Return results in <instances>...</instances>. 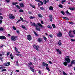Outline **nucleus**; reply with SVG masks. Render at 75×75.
<instances>
[{
  "label": "nucleus",
  "mask_w": 75,
  "mask_h": 75,
  "mask_svg": "<svg viewBox=\"0 0 75 75\" xmlns=\"http://www.w3.org/2000/svg\"><path fill=\"white\" fill-rule=\"evenodd\" d=\"M40 9L41 10H43V11L45 10V9L43 7H40Z\"/></svg>",
  "instance_id": "nucleus-30"
},
{
  "label": "nucleus",
  "mask_w": 75,
  "mask_h": 75,
  "mask_svg": "<svg viewBox=\"0 0 75 75\" xmlns=\"http://www.w3.org/2000/svg\"><path fill=\"white\" fill-rule=\"evenodd\" d=\"M3 57L1 56L0 57V60H1V61L2 62L3 61Z\"/></svg>",
  "instance_id": "nucleus-33"
},
{
  "label": "nucleus",
  "mask_w": 75,
  "mask_h": 75,
  "mask_svg": "<svg viewBox=\"0 0 75 75\" xmlns=\"http://www.w3.org/2000/svg\"><path fill=\"white\" fill-rule=\"evenodd\" d=\"M18 4V3L17 2H13L12 4L13 5H16V4Z\"/></svg>",
  "instance_id": "nucleus-37"
},
{
  "label": "nucleus",
  "mask_w": 75,
  "mask_h": 75,
  "mask_svg": "<svg viewBox=\"0 0 75 75\" xmlns=\"http://www.w3.org/2000/svg\"><path fill=\"white\" fill-rule=\"evenodd\" d=\"M66 1V0H63L62 2L61 3L62 4H64V2H65Z\"/></svg>",
  "instance_id": "nucleus-36"
},
{
  "label": "nucleus",
  "mask_w": 75,
  "mask_h": 75,
  "mask_svg": "<svg viewBox=\"0 0 75 75\" xmlns=\"http://www.w3.org/2000/svg\"><path fill=\"white\" fill-rule=\"evenodd\" d=\"M58 44L59 45H61V44H62V42H61V40H59L58 42Z\"/></svg>",
  "instance_id": "nucleus-18"
},
{
  "label": "nucleus",
  "mask_w": 75,
  "mask_h": 75,
  "mask_svg": "<svg viewBox=\"0 0 75 75\" xmlns=\"http://www.w3.org/2000/svg\"><path fill=\"white\" fill-rule=\"evenodd\" d=\"M52 26L53 27V28H55L56 27V26H55V25L54 24H52Z\"/></svg>",
  "instance_id": "nucleus-35"
},
{
  "label": "nucleus",
  "mask_w": 75,
  "mask_h": 75,
  "mask_svg": "<svg viewBox=\"0 0 75 75\" xmlns=\"http://www.w3.org/2000/svg\"><path fill=\"white\" fill-rule=\"evenodd\" d=\"M30 19L31 20L33 19V18H35V16H30Z\"/></svg>",
  "instance_id": "nucleus-39"
},
{
  "label": "nucleus",
  "mask_w": 75,
  "mask_h": 75,
  "mask_svg": "<svg viewBox=\"0 0 75 75\" xmlns=\"http://www.w3.org/2000/svg\"><path fill=\"white\" fill-rule=\"evenodd\" d=\"M0 39L1 40H5L6 39V38L4 36H0Z\"/></svg>",
  "instance_id": "nucleus-11"
},
{
  "label": "nucleus",
  "mask_w": 75,
  "mask_h": 75,
  "mask_svg": "<svg viewBox=\"0 0 75 75\" xmlns=\"http://www.w3.org/2000/svg\"><path fill=\"white\" fill-rule=\"evenodd\" d=\"M30 69H31V71H32V72H34V69H33V67H30Z\"/></svg>",
  "instance_id": "nucleus-32"
},
{
  "label": "nucleus",
  "mask_w": 75,
  "mask_h": 75,
  "mask_svg": "<svg viewBox=\"0 0 75 75\" xmlns=\"http://www.w3.org/2000/svg\"><path fill=\"white\" fill-rule=\"evenodd\" d=\"M48 28H52V26H51L50 25H48L47 26Z\"/></svg>",
  "instance_id": "nucleus-51"
},
{
  "label": "nucleus",
  "mask_w": 75,
  "mask_h": 75,
  "mask_svg": "<svg viewBox=\"0 0 75 75\" xmlns=\"http://www.w3.org/2000/svg\"><path fill=\"white\" fill-rule=\"evenodd\" d=\"M19 5L21 7L23 8L24 7V4L23 3H20Z\"/></svg>",
  "instance_id": "nucleus-14"
},
{
  "label": "nucleus",
  "mask_w": 75,
  "mask_h": 75,
  "mask_svg": "<svg viewBox=\"0 0 75 75\" xmlns=\"http://www.w3.org/2000/svg\"><path fill=\"white\" fill-rule=\"evenodd\" d=\"M69 9L70 10H75V8H69Z\"/></svg>",
  "instance_id": "nucleus-29"
},
{
  "label": "nucleus",
  "mask_w": 75,
  "mask_h": 75,
  "mask_svg": "<svg viewBox=\"0 0 75 75\" xmlns=\"http://www.w3.org/2000/svg\"><path fill=\"white\" fill-rule=\"evenodd\" d=\"M35 0L36 1H37L38 2H40V3H41V5H43V4H44V3H43V2H42V1H41L40 0Z\"/></svg>",
  "instance_id": "nucleus-12"
},
{
  "label": "nucleus",
  "mask_w": 75,
  "mask_h": 75,
  "mask_svg": "<svg viewBox=\"0 0 75 75\" xmlns=\"http://www.w3.org/2000/svg\"><path fill=\"white\" fill-rule=\"evenodd\" d=\"M19 12L20 13H22L23 12H24V11L21 9L20 10H19Z\"/></svg>",
  "instance_id": "nucleus-41"
},
{
  "label": "nucleus",
  "mask_w": 75,
  "mask_h": 75,
  "mask_svg": "<svg viewBox=\"0 0 75 75\" xmlns=\"http://www.w3.org/2000/svg\"><path fill=\"white\" fill-rule=\"evenodd\" d=\"M63 64L65 66H67L68 65V63L67 62H65L63 63Z\"/></svg>",
  "instance_id": "nucleus-25"
},
{
  "label": "nucleus",
  "mask_w": 75,
  "mask_h": 75,
  "mask_svg": "<svg viewBox=\"0 0 75 75\" xmlns=\"http://www.w3.org/2000/svg\"><path fill=\"white\" fill-rule=\"evenodd\" d=\"M10 65V62H8L4 64V66L5 67H7V66H9Z\"/></svg>",
  "instance_id": "nucleus-13"
},
{
  "label": "nucleus",
  "mask_w": 75,
  "mask_h": 75,
  "mask_svg": "<svg viewBox=\"0 0 75 75\" xmlns=\"http://www.w3.org/2000/svg\"><path fill=\"white\" fill-rule=\"evenodd\" d=\"M59 7L60 8H63V6H62L61 4H60L59 5Z\"/></svg>",
  "instance_id": "nucleus-28"
},
{
  "label": "nucleus",
  "mask_w": 75,
  "mask_h": 75,
  "mask_svg": "<svg viewBox=\"0 0 75 75\" xmlns=\"http://www.w3.org/2000/svg\"><path fill=\"white\" fill-rule=\"evenodd\" d=\"M33 59L34 61H37V58H36L35 57H34Z\"/></svg>",
  "instance_id": "nucleus-57"
},
{
  "label": "nucleus",
  "mask_w": 75,
  "mask_h": 75,
  "mask_svg": "<svg viewBox=\"0 0 75 75\" xmlns=\"http://www.w3.org/2000/svg\"><path fill=\"white\" fill-rule=\"evenodd\" d=\"M56 51L57 52H59V54H62V52H61V51H59V50L58 49H56Z\"/></svg>",
  "instance_id": "nucleus-16"
},
{
  "label": "nucleus",
  "mask_w": 75,
  "mask_h": 75,
  "mask_svg": "<svg viewBox=\"0 0 75 75\" xmlns=\"http://www.w3.org/2000/svg\"><path fill=\"white\" fill-rule=\"evenodd\" d=\"M46 67V69L47 70V71H50V68L48 67V64L47 66Z\"/></svg>",
  "instance_id": "nucleus-23"
},
{
  "label": "nucleus",
  "mask_w": 75,
  "mask_h": 75,
  "mask_svg": "<svg viewBox=\"0 0 75 75\" xmlns=\"http://www.w3.org/2000/svg\"><path fill=\"white\" fill-rule=\"evenodd\" d=\"M30 5L33 8H35V6H34V5H32V4H30Z\"/></svg>",
  "instance_id": "nucleus-40"
},
{
  "label": "nucleus",
  "mask_w": 75,
  "mask_h": 75,
  "mask_svg": "<svg viewBox=\"0 0 75 75\" xmlns=\"http://www.w3.org/2000/svg\"><path fill=\"white\" fill-rule=\"evenodd\" d=\"M43 3H44V4H46V3H47V0H44Z\"/></svg>",
  "instance_id": "nucleus-38"
},
{
  "label": "nucleus",
  "mask_w": 75,
  "mask_h": 75,
  "mask_svg": "<svg viewBox=\"0 0 75 75\" xmlns=\"http://www.w3.org/2000/svg\"><path fill=\"white\" fill-rule=\"evenodd\" d=\"M49 18L50 19L52 18V15H50L49 16Z\"/></svg>",
  "instance_id": "nucleus-55"
},
{
  "label": "nucleus",
  "mask_w": 75,
  "mask_h": 75,
  "mask_svg": "<svg viewBox=\"0 0 75 75\" xmlns=\"http://www.w3.org/2000/svg\"><path fill=\"white\" fill-rule=\"evenodd\" d=\"M13 29L14 30H17V29H16V28L15 26H13Z\"/></svg>",
  "instance_id": "nucleus-43"
},
{
  "label": "nucleus",
  "mask_w": 75,
  "mask_h": 75,
  "mask_svg": "<svg viewBox=\"0 0 75 75\" xmlns=\"http://www.w3.org/2000/svg\"><path fill=\"white\" fill-rule=\"evenodd\" d=\"M28 67H31V65H33V63L31 62H30V63H28Z\"/></svg>",
  "instance_id": "nucleus-24"
},
{
  "label": "nucleus",
  "mask_w": 75,
  "mask_h": 75,
  "mask_svg": "<svg viewBox=\"0 0 75 75\" xmlns=\"http://www.w3.org/2000/svg\"><path fill=\"white\" fill-rule=\"evenodd\" d=\"M38 73L41 74V71L39 70Z\"/></svg>",
  "instance_id": "nucleus-59"
},
{
  "label": "nucleus",
  "mask_w": 75,
  "mask_h": 75,
  "mask_svg": "<svg viewBox=\"0 0 75 75\" xmlns=\"http://www.w3.org/2000/svg\"><path fill=\"white\" fill-rule=\"evenodd\" d=\"M36 30H38V31H40V30H41V29H40V28H37V27H36Z\"/></svg>",
  "instance_id": "nucleus-46"
},
{
  "label": "nucleus",
  "mask_w": 75,
  "mask_h": 75,
  "mask_svg": "<svg viewBox=\"0 0 75 75\" xmlns=\"http://www.w3.org/2000/svg\"><path fill=\"white\" fill-rule=\"evenodd\" d=\"M63 75H67V74H66L65 73V72H64V71L63 72Z\"/></svg>",
  "instance_id": "nucleus-54"
},
{
  "label": "nucleus",
  "mask_w": 75,
  "mask_h": 75,
  "mask_svg": "<svg viewBox=\"0 0 75 75\" xmlns=\"http://www.w3.org/2000/svg\"><path fill=\"white\" fill-rule=\"evenodd\" d=\"M21 27H22V28H23V29H24V30H27V28H26L25 27V26H24V25H22L21 26Z\"/></svg>",
  "instance_id": "nucleus-21"
},
{
  "label": "nucleus",
  "mask_w": 75,
  "mask_h": 75,
  "mask_svg": "<svg viewBox=\"0 0 75 75\" xmlns=\"http://www.w3.org/2000/svg\"><path fill=\"white\" fill-rule=\"evenodd\" d=\"M30 23L31 26H34V27H35L36 28L37 27V25H36L35 23L33 22V23L32 22H30Z\"/></svg>",
  "instance_id": "nucleus-5"
},
{
  "label": "nucleus",
  "mask_w": 75,
  "mask_h": 75,
  "mask_svg": "<svg viewBox=\"0 0 75 75\" xmlns=\"http://www.w3.org/2000/svg\"><path fill=\"white\" fill-rule=\"evenodd\" d=\"M57 36L59 37H62V33H61L60 32H59V33L57 34Z\"/></svg>",
  "instance_id": "nucleus-7"
},
{
  "label": "nucleus",
  "mask_w": 75,
  "mask_h": 75,
  "mask_svg": "<svg viewBox=\"0 0 75 75\" xmlns=\"http://www.w3.org/2000/svg\"><path fill=\"white\" fill-rule=\"evenodd\" d=\"M16 55H17V56H19V55H20L21 56V54H19L18 53V54H16Z\"/></svg>",
  "instance_id": "nucleus-60"
},
{
  "label": "nucleus",
  "mask_w": 75,
  "mask_h": 75,
  "mask_svg": "<svg viewBox=\"0 0 75 75\" xmlns=\"http://www.w3.org/2000/svg\"><path fill=\"white\" fill-rule=\"evenodd\" d=\"M42 65H41L42 67V66H43V67H45L46 66V67L48 65L47 63H45L44 62L42 63Z\"/></svg>",
  "instance_id": "nucleus-10"
},
{
  "label": "nucleus",
  "mask_w": 75,
  "mask_h": 75,
  "mask_svg": "<svg viewBox=\"0 0 75 75\" xmlns=\"http://www.w3.org/2000/svg\"><path fill=\"white\" fill-rule=\"evenodd\" d=\"M16 65H17V66H18V61H16Z\"/></svg>",
  "instance_id": "nucleus-61"
},
{
  "label": "nucleus",
  "mask_w": 75,
  "mask_h": 75,
  "mask_svg": "<svg viewBox=\"0 0 75 75\" xmlns=\"http://www.w3.org/2000/svg\"><path fill=\"white\" fill-rule=\"evenodd\" d=\"M9 18H10V19H13L15 18V17L13 16V14H11L9 15Z\"/></svg>",
  "instance_id": "nucleus-6"
},
{
  "label": "nucleus",
  "mask_w": 75,
  "mask_h": 75,
  "mask_svg": "<svg viewBox=\"0 0 75 75\" xmlns=\"http://www.w3.org/2000/svg\"><path fill=\"white\" fill-rule=\"evenodd\" d=\"M69 23L70 24H74V23L72 22H69Z\"/></svg>",
  "instance_id": "nucleus-52"
},
{
  "label": "nucleus",
  "mask_w": 75,
  "mask_h": 75,
  "mask_svg": "<svg viewBox=\"0 0 75 75\" xmlns=\"http://www.w3.org/2000/svg\"><path fill=\"white\" fill-rule=\"evenodd\" d=\"M21 27H22V28H23V29H24V30H27V28H26L25 27V26H24V25H22L21 26Z\"/></svg>",
  "instance_id": "nucleus-22"
},
{
  "label": "nucleus",
  "mask_w": 75,
  "mask_h": 75,
  "mask_svg": "<svg viewBox=\"0 0 75 75\" xmlns=\"http://www.w3.org/2000/svg\"><path fill=\"white\" fill-rule=\"evenodd\" d=\"M17 38V36H11V40L12 41H16Z\"/></svg>",
  "instance_id": "nucleus-1"
},
{
  "label": "nucleus",
  "mask_w": 75,
  "mask_h": 75,
  "mask_svg": "<svg viewBox=\"0 0 75 75\" xmlns=\"http://www.w3.org/2000/svg\"><path fill=\"white\" fill-rule=\"evenodd\" d=\"M0 69H3V67L1 66V67H0Z\"/></svg>",
  "instance_id": "nucleus-64"
},
{
  "label": "nucleus",
  "mask_w": 75,
  "mask_h": 75,
  "mask_svg": "<svg viewBox=\"0 0 75 75\" xmlns=\"http://www.w3.org/2000/svg\"><path fill=\"white\" fill-rule=\"evenodd\" d=\"M10 52H8L7 53V56H8V55H9V54H10Z\"/></svg>",
  "instance_id": "nucleus-58"
},
{
  "label": "nucleus",
  "mask_w": 75,
  "mask_h": 75,
  "mask_svg": "<svg viewBox=\"0 0 75 75\" xmlns=\"http://www.w3.org/2000/svg\"><path fill=\"white\" fill-rule=\"evenodd\" d=\"M72 32L71 30H70L69 31V33H68L70 37L71 38H73L74 37V35H72V34H71V32Z\"/></svg>",
  "instance_id": "nucleus-4"
},
{
  "label": "nucleus",
  "mask_w": 75,
  "mask_h": 75,
  "mask_svg": "<svg viewBox=\"0 0 75 75\" xmlns=\"http://www.w3.org/2000/svg\"><path fill=\"white\" fill-rule=\"evenodd\" d=\"M13 58H14V56H11V59H13Z\"/></svg>",
  "instance_id": "nucleus-53"
},
{
  "label": "nucleus",
  "mask_w": 75,
  "mask_h": 75,
  "mask_svg": "<svg viewBox=\"0 0 75 75\" xmlns=\"http://www.w3.org/2000/svg\"><path fill=\"white\" fill-rule=\"evenodd\" d=\"M38 16L40 18H42V16L41 15V14H39L38 15Z\"/></svg>",
  "instance_id": "nucleus-27"
},
{
  "label": "nucleus",
  "mask_w": 75,
  "mask_h": 75,
  "mask_svg": "<svg viewBox=\"0 0 75 75\" xmlns=\"http://www.w3.org/2000/svg\"><path fill=\"white\" fill-rule=\"evenodd\" d=\"M15 50L16 51H17V50H18V49H17V48L16 47H15Z\"/></svg>",
  "instance_id": "nucleus-56"
},
{
  "label": "nucleus",
  "mask_w": 75,
  "mask_h": 75,
  "mask_svg": "<svg viewBox=\"0 0 75 75\" xmlns=\"http://www.w3.org/2000/svg\"><path fill=\"white\" fill-rule=\"evenodd\" d=\"M72 64H69L68 65V67H72Z\"/></svg>",
  "instance_id": "nucleus-50"
},
{
  "label": "nucleus",
  "mask_w": 75,
  "mask_h": 75,
  "mask_svg": "<svg viewBox=\"0 0 75 75\" xmlns=\"http://www.w3.org/2000/svg\"><path fill=\"white\" fill-rule=\"evenodd\" d=\"M15 6L18 8V9H20L21 8H20V7L18 5H16Z\"/></svg>",
  "instance_id": "nucleus-31"
},
{
  "label": "nucleus",
  "mask_w": 75,
  "mask_h": 75,
  "mask_svg": "<svg viewBox=\"0 0 75 75\" xmlns=\"http://www.w3.org/2000/svg\"><path fill=\"white\" fill-rule=\"evenodd\" d=\"M43 38L44 39V40L45 41H46V40H47V39L45 36L43 37Z\"/></svg>",
  "instance_id": "nucleus-44"
},
{
  "label": "nucleus",
  "mask_w": 75,
  "mask_h": 75,
  "mask_svg": "<svg viewBox=\"0 0 75 75\" xmlns=\"http://www.w3.org/2000/svg\"><path fill=\"white\" fill-rule=\"evenodd\" d=\"M38 25L39 26H40V27H41V28H42L43 27V26H42V25L41 24V23H38Z\"/></svg>",
  "instance_id": "nucleus-20"
},
{
  "label": "nucleus",
  "mask_w": 75,
  "mask_h": 75,
  "mask_svg": "<svg viewBox=\"0 0 75 75\" xmlns=\"http://www.w3.org/2000/svg\"><path fill=\"white\" fill-rule=\"evenodd\" d=\"M72 32L71 30H70L69 31V33H68L70 37L71 38H73L74 37V35H72V34H71V32Z\"/></svg>",
  "instance_id": "nucleus-3"
},
{
  "label": "nucleus",
  "mask_w": 75,
  "mask_h": 75,
  "mask_svg": "<svg viewBox=\"0 0 75 75\" xmlns=\"http://www.w3.org/2000/svg\"><path fill=\"white\" fill-rule=\"evenodd\" d=\"M71 64H74L75 65V60H73L71 62Z\"/></svg>",
  "instance_id": "nucleus-19"
},
{
  "label": "nucleus",
  "mask_w": 75,
  "mask_h": 75,
  "mask_svg": "<svg viewBox=\"0 0 75 75\" xmlns=\"http://www.w3.org/2000/svg\"><path fill=\"white\" fill-rule=\"evenodd\" d=\"M61 13H62V14H63V15H64L65 13H64V11H61Z\"/></svg>",
  "instance_id": "nucleus-42"
},
{
  "label": "nucleus",
  "mask_w": 75,
  "mask_h": 75,
  "mask_svg": "<svg viewBox=\"0 0 75 75\" xmlns=\"http://www.w3.org/2000/svg\"><path fill=\"white\" fill-rule=\"evenodd\" d=\"M33 46L34 49H35V50H36L37 51H39L38 49V48H40V46H39L38 45L37 46V45H33Z\"/></svg>",
  "instance_id": "nucleus-2"
},
{
  "label": "nucleus",
  "mask_w": 75,
  "mask_h": 75,
  "mask_svg": "<svg viewBox=\"0 0 75 75\" xmlns=\"http://www.w3.org/2000/svg\"><path fill=\"white\" fill-rule=\"evenodd\" d=\"M7 71V70H6V69H3L1 70V71H2V72H4V71Z\"/></svg>",
  "instance_id": "nucleus-47"
},
{
  "label": "nucleus",
  "mask_w": 75,
  "mask_h": 75,
  "mask_svg": "<svg viewBox=\"0 0 75 75\" xmlns=\"http://www.w3.org/2000/svg\"><path fill=\"white\" fill-rule=\"evenodd\" d=\"M6 2H7V3H9V2H10V0H6Z\"/></svg>",
  "instance_id": "nucleus-63"
},
{
  "label": "nucleus",
  "mask_w": 75,
  "mask_h": 75,
  "mask_svg": "<svg viewBox=\"0 0 75 75\" xmlns=\"http://www.w3.org/2000/svg\"><path fill=\"white\" fill-rule=\"evenodd\" d=\"M20 18L21 20L23 22L24 21V20L23 19V18H22L21 17H20Z\"/></svg>",
  "instance_id": "nucleus-49"
},
{
  "label": "nucleus",
  "mask_w": 75,
  "mask_h": 75,
  "mask_svg": "<svg viewBox=\"0 0 75 75\" xmlns=\"http://www.w3.org/2000/svg\"><path fill=\"white\" fill-rule=\"evenodd\" d=\"M4 30V28L3 27L0 28V31H3Z\"/></svg>",
  "instance_id": "nucleus-26"
},
{
  "label": "nucleus",
  "mask_w": 75,
  "mask_h": 75,
  "mask_svg": "<svg viewBox=\"0 0 75 75\" xmlns=\"http://www.w3.org/2000/svg\"><path fill=\"white\" fill-rule=\"evenodd\" d=\"M38 42H41L42 41V39L41 38H38Z\"/></svg>",
  "instance_id": "nucleus-15"
},
{
  "label": "nucleus",
  "mask_w": 75,
  "mask_h": 75,
  "mask_svg": "<svg viewBox=\"0 0 75 75\" xmlns=\"http://www.w3.org/2000/svg\"><path fill=\"white\" fill-rule=\"evenodd\" d=\"M27 40H29V41H31V36L30 35H29L27 36Z\"/></svg>",
  "instance_id": "nucleus-9"
},
{
  "label": "nucleus",
  "mask_w": 75,
  "mask_h": 75,
  "mask_svg": "<svg viewBox=\"0 0 75 75\" xmlns=\"http://www.w3.org/2000/svg\"><path fill=\"white\" fill-rule=\"evenodd\" d=\"M3 19V17L2 16H0V20H2Z\"/></svg>",
  "instance_id": "nucleus-48"
},
{
  "label": "nucleus",
  "mask_w": 75,
  "mask_h": 75,
  "mask_svg": "<svg viewBox=\"0 0 75 75\" xmlns=\"http://www.w3.org/2000/svg\"><path fill=\"white\" fill-rule=\"evenodd\" d=\"M49 10H52V11L53 10H54V8H53V7L52 6H50L49 8Z\"/></svg>",
  "instance_id": "nucleus-17"
},
{
  "label": "nucleus",
  "mask_w": 75,
  "mask_h": 75,
  "mask_svg": "<svg viewBox=\"0 0 75 75\" xmlns=\"http://www.w3.org/2000/svg\"><path fill=\"white\" fill-rule=\"evenodd\" d=\"M35 34V35L36 36V37H38V34L35 32V31L33 32Z\"/></svg>",
  "instance_id": "nucleus-34"
},
{
  "label": "nucleus",
  "mask_w": 75,
  "mask_h": 75,
  "mask_svg": "<svg viewBox=\"0 0 75 75\" xmlns=\"http://www.w3.org/2000/svg\"><path fill=\"white\" fill-rule=\"evenodd\" d=\"M65 61H66L67 63H69L70 62H71V59L69 58H65Z\"/></svg>",
  "instance_id": "nucleus-8"
},
{
  "label": "nucleus",
  "mask_w": 75,
  "mask_h": 75,
  "mask_svg": "<svg viewBox=\"0 0 75 75\" xmlns=\"http://www.w3.org/2000/svg\"><path fill=\"white\" fill-rule=\"evenodd\" d=\"M71 41H73V42L75 41V39H71Z\"/></svg>",
  "instance_id": "nucleus-62"
},
{
  "label": "nucleus",
  "mask_w": 75,
  "mask_h": 75,
  "mask_svg": "<svg viewBox=\"0 0 75 75\" xmlns=\"http://www.w3.org/2000/svg\"><path fill=\"white\" fill-rule=\"evenodd\" d=\"M21 21V19H19L18 20L17 22H16V24H18V23H19L20 21Z\"/></svg>",
  "instance_id": "nucleus-45"
}]
</instances>
